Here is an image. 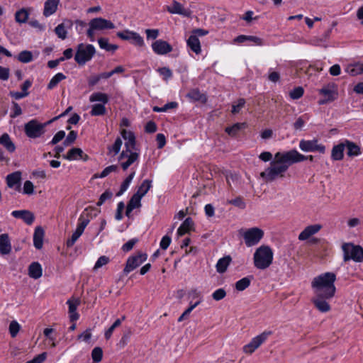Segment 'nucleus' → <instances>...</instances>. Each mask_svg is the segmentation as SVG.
<instances>
[{
	"mask_svg": "<svg viewBox=\"0 0 363 363\" xmlns=\"http://www.w3.org/2000/svg\"><path fill=\"white\" fill-rule=\"evenodd\" d=\"M306 160L313 161V156H305L295 149L285 152H277L269 166L260 173V177L266 182H272L279 178H284L285 173L291 165Z\"/></svg>",
	"mask_w": 363,
	"mask_h": 363,
	"instance_id": "f257e3e1",
	"label": "nucleus"
},
{
	"mask_svg": "<svg viewBox=\"0 0 363 363\" xmlns=\"http://www.w3.org/2000/svg\"><path fill=\"white\" fill-rule=\"evenodd\" d=\"M335 281L336 274L335 273L325 272L315 277L311 281V288L314 293L311 301L321 313H327L331 309L328 301L335 296Z\"/></svg>",
	"mask_w": 363,
	"mask_h": 363,
	"instance_id": "f03ea898",
	"label": "nucleus"
},
{
	"mask_svg": "<svg viewBox=\"0 0 363 363\" xmlns=\"http://www.w3.org/2000/svg\"><path fill=\"white\" fill-rule=\"evenodd\" d=\"M273 258L272 249L268 245H262L256 249L253 255L254 265L258 269H266L272 264Z\"/></svg>",
	"mask_w": 363,
	"mask_h": 363,
	"instance_id": "7ed1b4c3",
	"label": "nucleus"
},
{
	"mask_svg": "<svg viewBox=\"0 0 363 363\" xmlns=\"http://www.w3.org/2000/svg\"><path fill=\"white\" fill-rule=\"evenodd\" d=\"M90 102H101V104H94L91 106L90 114L93 116H104L106 114V108L105 104L108 102V96L106 94L102 92H94L89 96Z\"/></svg>",
	"mask_w": 363,
	"mask_h": 363,
	"instance_id": "20e7f679",
	"label": "nucleus"
},
{
	"mask_svg": "<svg viewBox=\"0 0 363 363\" xmlns=\"http://www.w3.org/2000/svg\"><path fill=\"white\" fill-rule=\"evenodd\" d=\"M89 29L86 34L91 42L95 40V32L101 31L106 29H113L114 24L108 20L99 17L91 19L89 23Z\"/></svg>",
	"mask_w": 363,
	"mask_h": 363,
	"instance_id": "39448f33",
	"label": "nucleus"
},
{
	"mask_svg": "<svg viewBox=\"0 0 363 363\" xmlns=\"http://www.w3.org/2000/svg\"><path fill=\"white\" fill-rule=\"evenodd\" d=\"M95 52V48L92 45L80 43L77 46L74 60L79 65H84L87 62L91 60Z\"/></svg>",
	"mask_w": 363,
	"mask_h": 363,
	"instance_id": "423d86ee",
	"label": "nucleus"
},
{
	"mask_svg": "<svg viewBox=\"0 0 363 363\" xmlns=\"http://www.w3.org/2000/svg\"><path fill=\"white\" fill-rule=\"evenodd\" d=\"M343 259L347 262L350 259L357 262H363V248L352 243H345L342 246Z\"/></svg>",
	"mask_w": 363,
	"mask_h": 363,
	"instance_id": "0eeeda50",
	"label": "nucleus"
},
{
	"mask_svg": "<svg viewBox=\"0 0 363 363\" xmlns=\"http://www.w3.org/2000/svg\"><path fill=\"white\" fill-rule=\"evenodd\" d=\"M134 150L125 149L119 155L118 160L123 170H127L133 164L138 161L139 153Z\"/></svg>",
	"mask_w": 363,
	"mask_h": 363,
	"instance_id": "6e6552de",
	"label": "nucleus"
},
{
	"mask_svg": "<svg viewBox=\"0 0 363 363\" xmlns=\"http://www.w3.org/2000/svg\"><path fill=\"white\" fill-rule=\"evenodd\" d=\"M242 235L247 247H252L257 245L264 236V231L257 227L249 228L245 230Z\"/></svg>",
	"mask_w": 363,
	"mask_h": 363,
	"instance_id": "1a4fd4ad",
	"label": "nucleus"
},
{
	"mask_svg": "<svg viewBox=\"0 0 363 363\" xmlns=\"http://www.w3.org/2000/svg\"><path fill=\"white\" fill-rule=\"evenodd\" d=\"M318 93L325 97L318 101L320 105L333 101L338 96L337 86L335 83H329L319 89Z\"/></svg>",
	"mask_w": 363,
	"mask_h": 363,
	"instance_id": "9d476101",
	"label": "nucleus"
},
{
	"mask_svg": "<svg viewBox=\"0 0 363 363\" xmlns=\"http://www.w3.org/2000/svg\"><path fill=\"white\" fill-rule=\"evenodd\" d=\"M46 123H40L33 119L25 124L24 130L26 135L30 138L40 137L45 132Z\"/></svg>",
	"mask_w": 363,
	"mask_h": 363,
	"instance_id": "9b49d317",
	"label": "nucleus"
},
{
	"mask_svg": "<svg viewBox=\"0 0 363 363\" xmlns=\"http://www.w3.org/2000/svg\"><path fill=\"white\" fill-rule=\"evenodd\" d=\"M272 334V332L270 330L264 331L261 334L253 337L248 344L243 347V352L249 354H252Z\"/></svg>",
	"mask_w": 363,
	"mask_h": 363,
	"instance_id": "f8f14e48",
	"label": "nucleus"
},
{
	"mask_svg": "<svg viewBox=\"0 0 363 363\" xmlns=\"http://www.w3.org/2000/svg\"><path fill=\"white\" fill-rule=\"evenodd\" d=\"M89 222V219L85 218L83 214L79 216L76 230L72 233L71 238L67 240L66 245L67 247H71L74 245L76 241L84 233L85 228L87 226Z\"/></svg>",
	"mask_w": 363,
	"mask_h": 363,
	"instance_id": "ddd939ff",
	"label": "nucleus"
},
{
	"mask_svg": "<svg viewBox=\"0 0 363 363\" xmlns=\"http://www.w3.org/2000/svg\"><path fill=\"white\" fill-rule=\"evenodd\" d=\"M116 35L122 40H130L135 46L143 47L145 45L143 38L136 32L125 30L123 32H118Z\"/></svg>",
	"mask_w": 363,
	"mask_h": 363,
	"instance_id": "4468645a",
	"label": "nucleus"
},
{
	"mask_svg": "<svg viewBox=\"0 0 363 363\" xmlns=\"http://www.w3.org/2000/svg\"><path fill=\"white\" fill-rule=\"evenodd\" d=\"M147 255L142 252H138L135 255L129 257L123 270L124 273L128 274L136 269L147 259Z\"/></svg>",
	"mask_w": 363,
	"mask_h": 363,
	"instance_id": "2eb2a0df",
	"label": "nucleus"
},
{
	"mask_svg": "<svg viewBox=\"0 0 363 363\" xmlns=\"http://www.w3.org/2000/svg\"><path fill=\"white\" fill-rule=\"evenodd\" d=\"M299 147L304 152H318L320 153H324L325 151V147L322 144H318L317 140H301L299 143Z\"/></svg>",
	"mask_w": 363,
	"mask_h": 363,
	"instance_id": "dca6fc26",
	"label": "nucleus"
},
{
	"mask_svg": "<svg viewBox=\"0 0 363 363\" xmlns=\"http://www.w3.org/2000/svg\"><path fill=\"white\" fill-rule=\"evenodd\" d=\"M167 11L172 14H179L184 17H190L192 11L189 9H185L182 4L172 0V6H167Z\"/></svg>",
	"mask_w": 363,
	"mask_h": 363,
	"instance_id": "f3484780",
	"label": "nucleus"
},
{
	"mask_svg": "<svg viewBox=\"0 0 363 363\" xmlns=\"http://www.w3.org/2000/svg\"><path fill=\"white\" fill-rule=\"evenodd\" d=\"M152 49L157 55H166L172 51V45L163 40H157L152 44Z\"/></svg>",
	"mask_w": 363,
	"mask_h": 363,
	"instance_id": "a211bd4d",
	"label": "nucleus"
},
{
	"mask_svg": "<svg viewBox=\"0 0 363 363\" xmlns=\"http://www.w3.org/2000/svg\"><path fill=\"white\" fill-rule=\"evenodd\" d=\"M322 225L320 224H314L306 227L303 231L298 235V240L303 241L310 238L312 235L318 233Z\"/></svg>",
	"mask_w": 363,
	"mask_h": 363,
	"instance_id": "6ab92c4d",
	"label": "nucleus"
},
{
	"mask_svg": "<svg viewBox=\"0 0 363 363\" xmlns=\"http://www.w3.org/2000/svg\"><path fill=\"white\" fill-rule=\"evenodd\" d=\"M73 21L69 19H65L63 22L59 24L55 28V33L57 37L62 40H65L67 35V28H70L73 26Z\"/></svg>",
	"mask_w": 363,
	"mask_h": 363,
	"instance_id": "aec40b11",
	"label": "nucleus"
},
{
	"mask_svg": "<svg viewBox=\"0 0 363 363\" xmlns=\"http://www.w3.org/2000/svg\"><path fill=\"white\" fill-rule=\"evenodd\" d=\"M12 246L7 233L0 235V255H7L11 253Z\"/></svg>",
	"mask_w": 363,
	"mask_h": 363,
	"instance_id": "412c9836",
	"label": "nucleus"
},
{
	"mask_svg": "<svg viewBox=\"0 0 363 363\" xmlns=\"http://www.w3.org/2000/svg\"><path fill=\"white\" fill-rule=\"evenodd\" d=\"M11 215L14 218L22 219L28 225H31L35 219L34 214L28 210L13 211Z\"/></svg>",
	"mask_w": 363,
	"mask_h": 363,
	"instance_id": "4be33fe9",
	"label": "nucleus"
},
{
	"mask_svg": "<svg viewBox=\"0 0 363 363\" xmlns=\"http://www.w3.org/2000/svg\"><path fill=\"white\" fill-rule=\"evenodd\" d=\"M60 0H46L44 4L43 15L48 17L54 14L57 10Z\"/></svg>",
	"mask_w": 363,
	"mask_h": 363,
	"instance_id": "5701e85b",
	"label": "nucleus"
},
{
	"mask_svg": "<svg viewBox=\"0 0 363 363\" xmlns=\"http://www.w3.org/2000/svg\"><path fill=\"white\" fill-rule=\"evenodd\" d=\"M121 135L125 140V149H135V137L133 132L123 129L121 131Z\"/></svg>",
	"mask_w": 363,
	"mask_h": 363,
	"instance_id": "b1692460",
	"label": "nucleus"
},
{
	"mask_svg": "<svg viewBox=\"0 0 363 363\" xmlns=\"http://www.w3.org/2000/svg\"><path fill=\"white\" fill-rule=\"evenodd\" d=\"M83 155L84 152L82 149L78 147H73L69 150L67 155H63V158L67 160H77L79 159L86 160L88 156L85 155V158H84Z\"/></svg>",
	"mask_w": 363,
	"mask_h": 363,
	"instance_id": "393cba45",
	"label": "nucleus"
},
{
	"mask_svg": "<svg viewBox=\"0 0 363 363\" xmlns=\"http://www.w3.org/2000/svg\"><path fill=\"white\" fill-rule=\"evenodd\" d=\"M43 270L41 265L37 262H33L28 267V275L30 277L38 279L42 277Z\"/></svg>",
	"mask_w": 363,
	"mask_h": 363,
	"instance_id": "a878e982",
	"label": "nucleus"
},
{
	"mask_svg": "<svg viewBox=\"0 0 363 363\" xmlns=\"http://www.w3.org/2000/svg\"><path fill=\"white\" fill-rule=\"evenodd\" d=\"M44 230L41 227H37L33 234V245L35 248L40 250L43 244Z\"/></svg>",
	"mask_w": 363,
	"mask_h": 363,
	"instance_id": "bb28decb",
	"label": "nucleus"
},
{
	"mask_svg": "<svg viewBox=\"0 0 363 363\" xmlns=\"http://www.w3.org/2000/svg\"><path fill=\"white\" fill-rule=\"evenodd\" d=\"M187 45L196 54H199L201 51V43L196 35H191L187 40Z\"/></svg>",
	"mask_w": 363,
	"mask_h": 363,
	"instance_id": "cd10ccee",
	"label": "nucleus"
},
{
	"mask_svg": "<svg viewBox=\"0 0 363 363\" xmlns=\"http://www.w3.org/2000/svg\"><path fill=\"white\" fill-rule=\"evenodd\" d=\"M0 145L4 146L9 152H13L16 150V146L8 133H4L0 137Z\"/></svg>",
	"mask_w": 363,
	"mask_h": 363,
	"instance_id": "c85d7f7f",
	"label": "nucleus"
},
{
	"mask_svg": "<svg viewBox=\"0 0 363 363\" xmlns=\"http://www.w3.org/2000/svg\"><path fill=\"white\" fill-rule=\"evenodd\" d=\"M231 261L232 259L229 255L219 259L216 265V271L220 274L224 273L227 270Z\"/></svg>",
	"mask_w": 363,
	"mask_h": 363,
	"instance_id": "c756f323",
	"label": "nucleus"
},
{
	"mask_svg": "<svg viewBox=\"0 0 363 363\" xmlns=\"http://www.w3.org/2000/svg\"><path fill=\"white\" fill-rule=\"evenodd\" d=\"M345 144L340 143L333 147L331 157L333 160H341L344 157Z\"/></svg>",
	"mask_w": 363,
	"mask_h": 363,
	"instance_id": "7c9ffc66",
	"label": "nucleus"
},
{
	"mask_svg": "<svg viewBox=\"0 0 363 363\" xmlns=\"http://www.w3.org/2000/svg\"><path fill=\"white\" fill-rule=\"evenodd\" d=\"M345 145L347 147V154L349 157H355L361 154L360 147L353 142L346 140Z\"/></svg>",
	"mask_w": 363,
	"mask_h": 363,
	"instance_id": "2f4dec72",
	"label": "nucleus"
},
{
	"mask_svg": "<svg viewBox=\"0 0 363 363\" xmlns=\"http://www.w3.org/2000/svg\"><path fill=\"white\" fill-rule=\"evenodd\" d=\"M187 97L194 101L206 103L207 99L205 94H202L198 89H194L187 94Z\"/></svg>",
	"mask_w": 363,
	"mask_h": 363,
	"instance_id": "473e14b6",
	"label": "nucleus"
},
{
	"mask_svg": "<svg viewBox=\"0 0 363 363\" xmlns=\"http://www.w3.org/2000/svg\"><path fill=\"white\" fill-rule=\"evenodd\" d=\"M194 225V222L191 218H187L182 223V224L179 226L177 230V233L179 235L182 236L184 234L187 233L189 230H191Z\"/></svg>",
	"mask_w": 363,
	"mask_h": 363,
	"instance_id": "72a5a7b5",
	"label": "nucleus"
},
{
	"mask_svg": "<svg viewBox=\"0 0 363 363\" xmlns=\"http://www.w3.org/2000/svg\"><path fill=\"white\" fill-rule=\"evenodd\" d=\"M21 178V173L20 172H16L9 174L6 177V182L9 187L12 188L15 185L20 183Z\"/></svg>",
	"mask_w": 363,
	"mask_h": 363,
	"instance_id": "f704fd0d",
	"label": "nucleus"
},
{
	"mask_svg": "<svg viewBox=\"0 0 363 363\" xmlns=\"http://www.w3.org/2000/svg\"><path fill=\"white\" fill-rule=\"evenodd\" d=\"M98 43H99V47L101 49L105 50L106 51L114 52L118 48V45H116L110 44L108 43V40L106 38H99Z\"/></svg>",
	"mask_w": 363,
	"mask_h": 363,
	"instance_id": "c9c22d12",
	"label": "nucleus"
},
{
	"mask_svg": "<svg viewBox=\"0 0 363 363\" xmlns=\"http://www.w3.org/2000/svg\"><path fill=\"white\" fill-rule=\"evenodd\" d=\"M123 142L120 138H117L112 145L108 147V154L112 156L118 155L121 150Z\"/></svg>",
	"mask_w": 363,
	"mask_h": 363,
	"instance_id": "e433bc0d",
	"label": "nucleus"
},
{
	"mask_svg": "<svg viewBox=\"0 0 363 363\" xmlns=\"http://www.w3.org/2000/svg\"><path fill=\"white\" fill-rule=\"evenodd\" d=\"M151 187L152 181L149 179H145L138 187L135 194L143 198L147 193V191L150 190Z\"/></svg>",
	"mask_w": 363,
	"mask_h": 363,
	"instance_id": "4c0bfd02",
	"label": "nucleus"
},
{
	"mask_svg": "<svg viewBox=\"0 0 363 363\" xmlns=\"http://www.w3.org/2000/svg\"><path fill=\"white\" fill-rule=\"evenodd\" d=\"M135 174V172L133 171L123 182L121 185L120 191L116 194V196L122 195L128 188L130 184L131 183L133 179L134 178Z\"/></svg>",
	"mask_w": 363,
	"mask_h": 363,
	"instance_id": "58836bf2",
	"label": "nucleus"
},
{
	"mask_svg": "<svg viewBox=\"0 0 363 363\" xmlns=\"http://www.w3.org/2000/svg\"><path fill=\"white\" fill-rule=\"evenodd\" d=\"M250 283L251 279L250 277H243L235 283V289L239 291H242L250 285Z\"/></svg>",
	"mask_w": 363,
	"mask_h": 363,
	"instance_id": "ea45409f",
	"label": "nucleus"
},
{
	"mask_svg": "<svg viewBox=\"0 0 363 363\" xmlns=\"http://www.w3.org/2000/svg\"><path fill=\"white\" fill-rule=\"evenodd\" d=\"M118 169V167L116 164H112L106 167L100 174H94V178H104L112 172H116Z\"/></svg>",
	"mask_w": 363,
	"mask_h": 363,
	"instance_id": "a19ab883",
	"label": "nucleus"
},
{
	"mask_svg": "<svg viewBox=\"0 0 363 363\" xmlns=\"http://www.w3.org/2000/svg\"><path fill=\"white\" fill-rule=\"evenodd\" d=\"M66 79V76L62 73L56 74L50 81L48 84V89H52L55 87L58 83H60L62 80Z\"/></svg>",
	"mask_w": 363,
	"mask_h": 363,
	"instance_id": "79ce46f5",
	"label": "nucleus"
},
{
	"mask_svg": "<svg viewBox=\"0 0 363 363\" xmlns=\"http://www.w3.org/2000/svg\"><path fill=\"white\" fill-rule=\"evenodd\" d=\"M245 123H235L233 125L230 126V127H227L225 128V132L231 135V136H235L237 135V133L242 129V128H244L245 127Z\"/></svg>",
	"mask_w": 363,
	"mask_h": 363,
	"instance_id": "37998d69",
	"label": "nucleus"
},
{
	"mask_svg": "<svg viewBox=\"0 0 363 363\" xmlns=\"http://www.w3.org/2000/svg\"><path fill=\"white\" fill-rule=\"evenodd\" d=\"M347 72L352 75H358L363 72V65L362 64H355L351 66H349L347 68Z\"/></svg>",
	"mask_w": 363,
	"mask_h": 363,
	"instance_id": "c03bdc74",
	"label": "nucleus"
},
{
	"mask_svg": "<svg viewBox=\"0 0 363 363\" xmlns=\"http://www.w3.org/2000/svg\"><path fill=\"white\" fill-rule=\"evenodd\" d=\"M18 60L23 63H28L33 60V54L30 51H21L18 56Z\"/></svg>",
	"mask_w": 363,
	"mask_h": 363,
	"instance_id": "a18cd8bd",
	"label": "nucleus"
},
{
	"mask_svg": "<svg viewBox=\"0 0 363 363\" xmlns=\"http://www.w3.org/2000/svg\"><path fill=\"white\" fill-rule=\"evenodd\" d=\"M28 18V13L25 9H21L18 11L15 14V19L18 23H26Z\"/></svg>",
	"mask_w": 363,
	"mask_h": 363,
	"instance_id": "49530a36",
	"label": "nucleus"
},
{
	"mask_svg": "<svg viewBox=\"0 0 363 363\" xmlns=\"http://www.w3.org/2000/svg\"><path fill=\"white\" fill-rule=\"evenodd\" d=\"M141 199L142 197H140L139 195L134 194L130 199L128 205L133 209L139 208L141 206Z\"/></svg>",
	"mask_w": 363,
	"mask_h": 363,
	"instance_id": "de8ad7c7",
	"label": "nucleus"
},
{
	"mask_svg": "<svg viewBox=\"0 0 363 363\" xmlns=\"http://www.w3.org/2000/svg\"><path fill=\"white\" fill-rule=\"evenodd\" d=\"M177 106V102H169L166 104L162 107L154 106L152 110L155 112H165L169 109L174 108Z\"/></svg>",
	"mask_w": 363,
	"mask_h": 363,
	"instance_id": "09e8293b",
	"label": "nucleus"
},
{
	"mask_svg": "<svg viewBox=\"0 0 363 363\" xmlns=\"http://www.w3.org/2000/svg\"><path fill=\"white\" fill-rule=\"evenodd\" d=\"M91 357L94 362H100L103 357L102 349L99 347H94L91 352Z\"/></svg>",
	"mask_w": 363,
	"mask_h": 363,
	"instance_id": "8fccbe9b",
	"label": "nucleus"
},
{
	"mask_svg": "<svg viewBox=\"0 0 363 363\" xmlns=\"http://www.w3.org/2000/svg\"><path fill=\"white\" fill-rule=\"evenodd\" d=\"M132 335V331L130 329H129L128 330L125 331L121 340L119 341L118 345L121 347V348H123L124 347L128 342L130 338V336Z\"/></svg>",
	"mask_w": 363,
	"mask_h": 363,
	"instance_id": "3c124183",
	"label": "nucleus"
},
{
	"mask_svg": "<svg viewBox=\"0 0 363 363\" xmlns=\"http://www.w3.org/2000/svg\"><path fill=\"white\" fill-rule=\"evenodd\" d=\"M245 104V100L244 99H239L236 104L232 105L231 112L233 114H236L244 107Z\"/></svg>",
	"mask_w": 363,
	"mask_h": 363,
	"instance_id": "603ef678",
	"label": "nucleus"
},
{
	"mask_svg": "<svg viewBox=\"0 0 363 363\" xmlns=\"http://www.w3.org/2000/svg\"><path fill=\"white\" fill-rule=\"evenodd\" d=\"M226 182L228 185L231 187L232 184H236L239 182L240 177L237 174L229 173L226 176Z\"/></svg>",
	"mask_w": 363,
	"mask_h": 363,
	"instance_id": "864d4df0",
	"label": "nucleus"
},
{
	"mask_svg": "<svg viewBox=\"0 0 363 363\" xmlns=\"http://www.w3.org/2000/svg\"><path fill=\"white\" fill-rule=\"evenodd\" d=\"M303 89L301 86H298L290 91L289 96L293 99H298L303 96Z\"/></svg>",
	"mask_w": 363,
	"mask_h": 363,
	"instance_id": "5fc2aeb1",
	"label": "nucleus"
},
{
	"mask_svg": "<svg viewBox=\"0 0 363 363\" xmlns=\"http://www.w3.org/2000/svg\"><path fill=\"white\" fill-rule=\"evenodd\" d=\"M20 330V325L16 321L13 320L9 325V333L12 337H14L18 334Z\"/></svg>",
	"mask_w": 363,
	"mask_h": 363,
	"instance_id": "6e6d98bb",
	"label": "nucleus"
},
{
	"mask_svg": "<svg viewBox=\"0 0 363 363\" xmlns=\"http://www.w3.org/2000/svg\"><path fill=\"white\" fill-rule=\"evenodd\" d=\"M226 296V291L223 289H218L212 294V298L216 301L223 299Z\"/></svg>",
	"mask_w": 363,
	"mask_h": 363,
	"instance_id": "4d7b16f0",
	"label": "nucleus"
},
{
	"mask_svg": "<svg viewBox=\"0 0 363 363\" xmlns=\"http://www.w3.org/2000/svg\"><path fill=\"white\" fill-rule=\"evenodd\" d=\"M109 258L106 256H101L98 260L96 261L94 269L96 270L99 268H101V267L107 264L109 262Z\"/></svg>",
	"mask_w": 363,
	"mask_h": 363,
	"instance_id": "13d9d810",
	"label": "nucleus"
},
{
	"mask_svg": "<svg viewBox=\"0 0 363 363\" xmlns=\"http://www.w3.org/2000/svg\"><path fill=\"white\" fill-rule=\"evenodd\" d=\"M157 71L163 77L164 80H167L172 77V72L168 67H161L159 68Z\"/></svg>",
	"mask_w": 363,
	"mask_h": 363,
	"instance_id": "bf43d9fd",
	"label": "nucleus"
},
{
	"mask_svg": "<svg viewBox=\"0 0 363 363\" xmlns=\"http://www.w3.org/2000/svg\"><path fill=\"white\" fill-rule=\"evenodd\" d=\"M145 32L147 40H155L160 34L158 29H146Z\"/></svg>",
	"mask_w": 363,
	"mask_h": 363,
	"instance_id": "052dcab7",
	"label": "nucleus"
},
{
	"mask_svg": "<svg viewBox=\"0 0 363 363\" xmlns=\"http://www.w3.org/2000/svg\"><path fill=\"white\" fill-rule=\"evenodd\" d=\"M138 240L136 238L129 240L127 242H125L122 246L123 251H124V252L130 251L133 248L134 245L138 242Z\"/></svg>",
	"mask_w": 363,
	"mask_h": 363,
	"instance_id": "680f3d73",
	"label": "nucleus"
},
{
	"mask_svg": "<svg viewBox=\"0 0 363 363\" xmlns=\"http://www.w3.org/2000/svg\"><path fill=\"white\" fill-rule=\"evenodd\" d=\"M67 303L69 306V313L76 312L80 301L79 299L68 300Z\"/></svg>",
	"mask_w": 363,
	"mask_h": 363,
	"instance_id": "e2e57ef3",
	"label": "nucleus"
},
{
	"mask_svg": "<svg viewBox=\"0 0 363 363\" xmlns=\"http://www.w3.org/2000/svg\"><path fill=\"white\" fill-rule=\"evenodd\" d=\"M34 191L33 184L30 181H26L23 185V194H32Z\"/></svg>",
	"mask_w": 363,
	"mask_h": 363,
	"instance_id": "0e129e2a",
	"label": "nucleus"
},
{
	"mask_svg": "<svg viewBox=\"0 0 363 363\" xmlns=\"http://www.w3.org/2000/svg\"><path fill=\"white\" fill-rule=\"evenodd\" d=\"M65 136V132L64 130L58 131L52 138L50 143L52 145H56L61 141Z\"/></svg>",
	"mask_w": 363,
	"mask_h": 363,
	"instance_id": "69168bd1",
	"label": "nucleus"
},
{
	"mask_svg": "<svg viewBox=\"0 0 363 363\" xmlns=\"http://www.w3.org/2000/svg\"><path fill=\"white\" fill-rule=\"evenodd\" d=\"M10 76V69L8 67L0 66V79L6 81Z\"/></svg>",
	"mask_w": 363,
	"mask_h": 363,
	"instance_id": "338daca9",
	"label": "nucleus"
},
{
	"mask_svg": "<svg viewBox=\"0 0 363 363\" xmlns=\"http://www.w3.org/2000/svg\"><path fill=\"white\" fill-rule=\"evenodd\" d=\"M112 195L111 192L106 191L101 195L99 200L97 202V205L101 206L106 200L110 199L112 197Z\"/></svg>",
	"mask_w": 363,
	"mask_h": 363,
	"instance_id": "774afa93",
	"label": "nucleus"
}]
</instances>
